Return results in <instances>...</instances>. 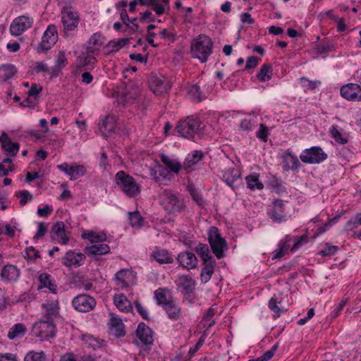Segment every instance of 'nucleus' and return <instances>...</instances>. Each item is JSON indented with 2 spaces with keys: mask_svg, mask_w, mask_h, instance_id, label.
Masks as SVG:
<instances>
[{
  "mask_svg": "<svg viewBox=\"0 0 361 361\" xmlns=\"http://www.w3.org/2000/svg\"><path fill=\"white\" fill-rule=\"evenodd\" d=\"M85 259V255L84 254L69 250L62 258V263L68 267L72 266L80 267L83 264Z\"/></svg>",
  "mask_w": 361,
  "mask_h": 361,
  "instance_id": "16",
  "label": "nucleus"
},
{
  "mask_svg": "<svg viewBox=\"0 0 361 361\" xmlns=\"http://www.w3.org/2000/svg\"><path fill=\"white\" fill-rule=\"evenodd\" d=\"M38 280L39 282L38 289L47 288L51 293H56L57 286L53 280H51V276L49 274L47 273H42L39 276Z\"/></svg>",
  "mask_w": 361,
  "mask_h": 361,
  "instance_id": "32",
  "label": "nucleus"
},
{
  "mask_svg": "<svg viewBox=\"0 0 361 361\" xmlns=\"http://www.w3.org/2000/svg\"><path fill=\"white\" fill-rule=\"evenodd\" d=\"M136 335L144 345H149L153 342L152 331L143 322H140L138 324L137 329L136 330Z\"/></svg>",
  "mask_w": 361,
  "mask_h": 361,
  "instance_id": "19",
  "label": "nucleus"
},
{
  "mask_svg": "<svg viewBox=\"0 0 361 361\" xmlns=\"http://www.w3.org/2000/svg\"><path fill=\"white\" fill-rule=\"evenodd\" d=\"M35 329L37 330L36 335L42 340L52 338L55 336L56 326L53 323V319H47L39 321L35 324Z\"/></svg>",
  "mask_w": 361,
  "mask_h": 361,
  "instance_id": "8",
  "label": "nucleus"
},
{
  "mask_svg": "<svg viewBox=\"0 0 361 361\" xmlns=\"http://www.w3.org/2000/svg\"><path fill=\"white\" fill-rule=\"evenodd\" d=\"M338 251V247L334 245H328L319 253L322 256H331Z\"/></svg>",
  "mask_w": 361,
  "mask_h": 361,
  "instance_id": "60",
  "label": "nucleus"
},
{
  "mask_svg": "<svg viewBox=\"0 0 361 361\" xmlns=\"http://www.w3.org/2000/svg\"><path fill=\"white\" fill-rule=\"evenodd\" d=\"M153 257L157 262L160 264H170L173 261V257L169 255L167 250H160L154 252Z\"/></svg>",
  "mask_w": 361,
  "mask_h": 361,
  "instance_id": "42",
  "label": "nucleus"
},
{
  "mask_svg": "<svg viewBox=\"0 0 361 361\" xmlns=\"http://www.w3.org/2000/svg\"><path fill=\"white\" fill-rule=\"evenodd\" d=\"M114 302L116 307L122 312H130L133 310L130 301L124 294H116L114 297Z\"/></svg>",
  "mask_w": 361,
  "mask_h": 361,
  "instance_id": "29",
  "label": "nucleus"
},
{
  "mask_svg": "<svg viewBox=\"0 0 361 361\" xmlns=\"http://www.w3.org/2000/svg\"><path fill=\"white\" fill-rule=\"evenodd\" d=\"M0 142L2 149L11 157H15L19 151V144L12 142L5 132H3L0 136Z\"/></svg>",
  "mask_w": 361,
  "mask_h": 361,
  "instance_id": "17",
  "label": "nucleus"
},
{
  "mask_svg": "<svg viewBox=\"0 0 361 361\" xmlns=\"http://www.w3.org/2000/svg\"><path fill=\"white\" fill-rule=\"evenodd\" d=\"M203 262V268L201 270L200 276L202 283H207L214 272L215 260L210 259Z\"/></svg>",
  "mask_w": 361,
  "mask_h": 361,
  "instance_id": "30",
  "label": "nucleus"
},
{
  "mask_svg": "<svg viewBox=\"0 0 361 361\" xmlns=\"http://www.w3.org/2000/svg\"><path fill=\"white\" fill-rule=\"evenodd\" d=\"M26 256L29 259H35L39 258L40 256L39 252L35 250L33 247H30L25 250Z\"/></svg>",
  "mask_w": 361,
  "mask_h": 361,
  "instance_id": "62",
  "label": "nucleus"
},
{
  "mask_svg": "<svg viewBox=\"0 0 361 361\" xmlns=\"http://www.w3.org/2000/svg\"><path fill=\"white\" fill-rule=\"evenodd\" d=\"M203 129L202 123L199 118L188 116L180 120L176 127L178 134L187 139H193Z\"/></svg>",
  "mask_w": 361,
  "mask_h": 361,
  "instance_id": "2",
  "label": "nucleus"
},
{
  "mask_svg": "<svg viewBox=\"0 0 361 361\" xmlns=\"http://www.w3.org/2000/svg\"><path fill=\"white\" fill-rule=\"evenodd\" d=\"M129 221L132 226H141L142 225V217L139 212H130L129 214Z\"/></svg>",
  "mask_w": 361,
  "mask_h": 361,
  "instance_id": "52",
  "label": "nucleus"
},
{
  "mask_svg": "<svg viewBox=\"0 0 361 361\" xmlns=\"http://www.w3.org/2000/svg\"><path fill=\"white\" fill-rule=\"evenodd\" d=\"M57 37L58 35L56 26L54 25H49L44 33L39 49L42 51L50 49L56 43Z\"/></svg>",
  "mask_w": 361,
  "mask_h": 361,
  "instance_id": "11",
  "label": "nucleus"
},
{
  "mask_svg": "<svg viewBox=\"0 0 361 361\" xmlns=\"http://www.w3.org/2000/svg\"><path fill=\"white\" fill-rule=\"evenodd\" d=\"M330 133L331 135V137L334 138V140L340 143V144H345L348 142V140L345 137H343L342 134L340 133V131L338 130L336 126H333L330 129Z\"/></svg>",
  "mask_w": 361,
  "mask_h": 361,
  "instance_id": "53",
  "label": "nucleus"
},
{
  "mask_svg": "<svg viewBox=\"0 0 361 361\" xmlns=\"http://www.w3.org/2000/svg\"><path fill=\"white\" fill-rule=\"evenodd\" d=\"M269 307L270 310L274 312L277 317H279L281 314L283 312L281 309L277 305V302L275 298H271L269 301Z\"/></svg>",
  "mask_w": 361,
  "mask_h": 361,
  "instance_id": "58",
  "label": "nucleus"
},
{
  "mask_svg": "<svg viewBox=\"0 0 361 361\" xmlns=\"http://www.w3.org/2000/svg\"><path fill=\"white\" fill-rule=\"evenodd\" d=\"M16 196L20 197V204L24 206L28 201H31L33 198L32 195L25 190H20L16 193Z\"/></svg>",
  "mask_w": 361,
  "mask_h": 361,
  "instance_id": "54",
  "label": "nucleus"
},
{
  "mask_svg": "<svg viewBox=\"0 0 361 361\" xmlns=\"http://www.w3.org/2000/svg\"><path fill=\"white\" fill-rule=\"evenodd\" d=\"M20 276V270L13 264H7L4 267L1 272V278L4 281H16Z\"/></svg>",
  "mask_w": 361,
  "mask_h": 361,
  "instance_id": "22",
  "label": "nucleus"
},
{
  "mask_svg": "<svg viewBox=\"0 0 361 361\" xmlns=\"http://www.w3.org/2000/svg\"><path fill=\"white\" fill-rule=\"evenodd\" d=\"M177 260L180 265L187 269H192L197 267V259L190 252H181L178 255Z\"/></svg>",
  "mask_w": 361,
  "mask_h": 361,
  "instance_id": "20",
  "label": "nucleus"
},
{
  "mask_svg": "<svg viewBox=\"0 0 361 361\" xmlns=\"http://www.w3.org/2000/svg\"><path fill=\"white\" fill-rule=\"evenodd\" d=\"M110 331L111 334H114L116 337L119 338L125 336L124 325L121 319L117 317L115 314H110Z\"/></svg>",
  "mask_w": 361,
  "mask_h": 361,
  "instance_id": "23",
  "label": "nucleus"
},
{
  "mask_svg": "<svg viewBox=\"0 0 361 361\" xmlns=\"http://www.w3.org/2000/svg\"><path fill=\"white\" fill-rule=\"evenodd\" d=\"M16 72V68L12 64L2 65L0 67V82H6L11 79Z\"/></svg>",
  "mask_w": 361,
  "mask_h": 361,
  "instance_id": "36",
  "label": "nucleus"
},
{
  "mask_svg": "<svg viewBox=\"0 0 361 361\" xmlns=\"http://www.w3.org/2000/svg\"><path fill=\"white\" fill-rule=\"evenodd\" d=\"M258 64V59L256 56H250L246 61L245 70L252 69Z\"/></svg>",
  "mask_w": 361,
  "mask_h": 361,
  "instance_id": "63",
  "label": "nucleus"
},
{
  "mask_svg": "<svg viewBox=\"0 0 361 361\" xmlns=\"http://www.w3.org/2000/svg\"><path fill=\"white\" fill-rule=\"evenodd\" d=\"M61 18L65 31L74 30L79 23V16L71 8H63L61 11Z\"/></svg>",
  "mask_w": 361,
  "mask_h": 361,
  "instance_id": "9",
  "label": "nucleus"
},
{
  "mask_svg": "<svg viewBox=\"0 0 361 361\" xmlns=\"http://www.w3.org/2000/svg\"><path fill=\"white\" fill-rule=\"evenodd\" d=\"M52 211H53L52 206L46 205L43 208H40V207L38 208L37 214L39 216L46 217V216H48L49 214H51Z\"/></svg>",
  "mask_w": 361,
  "mask_h": 361,
  "instance_id": "61",
  "label": "nucleus"
},
{
  "mask_svg": "<svg viewBox=\"0 0 361 361\" xmlns=\"http://www.w3.org/2000/svg\"><path fill=\"white\" fill-rule=\"evenodd\" d=\"M149 85L152 91L157 95L166 92L170 88L169 82L165 78L157 75H151Z\"/></svg>",
  "mask_w": 361,
  "mask_h": 361,
  "instance_id": "14",
  "label": "nucleus"
},
{
  "mask_svg": "<svg viewBox=\"0 0 361 361\" xmlns=\"http://www.w3.org/2000/svg\"><path fill=\"white\" fill-rule=\"evenodd\" d=\"M150 175L156 182L161 183L162 180H166L168 178L169 171L163 166L157 165L151 169Z\"/></svg>",
  "mask_w": 361,
  "mask_h": 361,
  "instance_id": "35",
  "label": "nucleus"
},
{
  "mask_svg": "<svg viewBox=\"0 0 361 361\" xmlns=\"http://www.w3.org/2000/svg\"><path fill=\"white\" fill-rule=\"evenodd\" d=\"M187 90L192 99L201 102L206 98V96L202 93L200 86L198 84L190 85L187 87Z\"/></svg>",
  "mask_w": 361,
  "mask_h": 361,
  "instance_id": "39",
  "label": "nucleus"
},
{
  "mask_svg": "<svg viewBox=\"0 0 361 361\" xmlns=\"http://www.w3.org/2000/svg\"><path fill=\"white\" fill-rule=\"evenodd\" d=\"M101 356H97L96 354H90L85 353L80 357V361H97L98 358Z\"/></svg>",
  "mask_w": 361,
  "mask_h": 361,
  "instance_id": "64",
  "label": "nucleus"
},
{
  "mask_svg": "<svg viewBox=\"0 0 361 361\" xmlns=\"http://www.w3.org/2000/svg\"><path fill=\"white\" fill-rule=\"evenodd\" d=\"M283 169L288 171L289 170H296L301 166V164L297 156L293 155L290 152H287L283 156Z\"/></svg>",
  "mask_w": 361,
  "mask_h": 361,
  "instance_id": "27",
  "label": "nucleus"
},
{
  "mask_svg": "<svg viewBox=\"0 0 361 361\" xmlns=\"http://www.w3.org/2000/svg\"><path fill=\"white\" fill-rule=\"evenodd\" d=\"M42 307L46 310V319H52V317L59 313V307L57 301L42 304Z\"/></svg>",
  "mask_w": 361,
  "mask_h": 361,
  "instance_id": "45",
  "label": "nucleus"
},
{
  "mask_svg": "<svg viewBox=\"0 0 361 361\" xmlns=\"http://www.w3.org/2000/svg\"><path fill=\"white\" fill-rule=\"evenodd\" d=\"M267 135H268V128L264 125L261 123L260 124V129L257 132L256 136L263 140L264 142H266L267 140Z\"/></svg>",
  "mask_w": 361,
  "mask_h": 361,
  "instance_id": "57",
  "label": "nucleus"
},
{
  "mask_svg": "<svg viewBox=\"0 0 361 361\" xmlns=\"http://www.w3.org/2000/svg\"><path fill=\"white\" fill-rule=\"evenodd\" d=\"M213 42L207 35H199L191 44V55L201 62L207 61L212 52Z\"/></svg>",
  "mask_w": 361,
  "mask_h": 361,
  "instance_id": "1",
  "label": "nucleus"
},
{
  "mask_svg": "<svg viewBox=\"0 0 361 361\" xmlns=\"http://www.w3.org/2000/svg\"><path fill=\"white\" fill-rule=\"evenodd\" d=\"M86 172L85 168L82 165L71 166V173H69L71 180H76L83 176Z\"/></svg>",
  "mask_w": 361,
  "mask_h": 361,
  "instance_id": "50",
  "label": "nucleus"
},
{
  "mask_svg": "<svg viewBox=\"0 0 361 361\" xmlns=\"http://www.w3.org/2000/svg\"><path fill=\"white\" fill-rule=\"evenodd\" d=\"M72 304L77 311L87 312L94 308L96 300L93 297L87 294H80L73 298Z\"/></svg>",
  "mask_w": 361,
  "mask_h": 361,
  "instance_id": "6",
  "label": "nucleus"
},
{
  "mask_svg": "<svg viewBox=\"0 0 361 361\" xmlns=\"http://www.w3.org/2000/svg\"><path fill=\"white\" fill-rule=\"evenodd\" d=\"M115 179L116 184L127 196L133 197L140 192V186L134 178L126 172L123 171H118L116 174Z\"/></svg>",
  "mask_w": 361,
  "mask_h": 361,
  "instance_id": "3",
  "label": "nucleus"
},
{
  "mask_svg": "<svg viewBox=\"0 0 361 361\" xmlns=\"http://www.w3.org/2000/svg\"><path fill=\"white\" fill-rule=\"evenodd\" d=\"M178 285L181 286L186 293H191L194 289L195 282L190 276L182 275L178 278Z\"/></svg>",
  "mask_w": 361,
  "mask_h": 361,
  "instance_id": "38",
  "label": "nucleus"
},
{
  "mask_svg": "<svg viewBox=\"0 0 361 361\" xmlns=\"http://www.w3.org/2000/svg\"><path fill=\"white\" fill-rule=\"evenodd\" d=\"M129 38H121L117 41L111 40L105 47L109 52H116L129 43Z\"/></svg>",
  "mask_w": 361,
  "mask_h": 361,
  "instance_id": "43",
  "label": "nucleus"
},
{
  "mask_svg": "<svg viewBox=\"0 0 361 361\" xmlns=\"http://www.w3.org/2000/svg\"><path fill=\"white\" fill-rule=\"evenodd\" d=\"M240 175L239 171L234 167L228 168L223 173V180L231 188H233L234 182L240 178Z\"/></svg>",
  "mask_w": 361,
  "mask_h": 361,
  "instance_id": "33",
  "label": "nucleus"
},
{
  "mask_svg": "<svg viewBox=\"0 0 361 361\" xmlns=\"http://www.w3.org/2000/svg\"><path fill=\"white\" fill-rule=\"evenodd\" d=\"M161 197L166 210L169 212L173 213L181 210L183 205L182 202L169 190H163Z\"/></svg>",
  "mask_w": 361,
  "mask_h": 361,
  "instance_id": "7",
  "label": "nucleus"
},
{
  "mask_svg": "<svg viewBox=\"0 0 361 361\" xmlns=\"http://www.w3.org/2000/svg\"><path fill=\"white\" fill-rule=\"evenodd\" d=\"M272 71V66L271 64L264 63L260 68L259 71L257 75V78L261 82L268 81L271 79V75H269Z\"/></svg>",
  "mask_w": 361,
  "mask_h": 361,
  "instance_id": "47",
  "label": "nucleus"
},
{
  "mask_svg": "<svg viewBox=\"0 0 361 361\" xmlns=\"http://www.w3.org/2000/svg\"><path fill=\"white\" fill-rule=\"evenodd\" d=\"M135 278V276L132 271L123 269L116 273L114 279L117 286L127 288L133 282Z\"/></svg>",
  "mask_w": 361,
  "mask_h": 361,
  "instance_id": "15",
  "label": "nucleus"
},
{
  "mask_svg": "<svg viewBox=\"0 0 361 361\" xmlns=\"http://www.w3.org/2000/svg\"><path fill=\"white\" fill-rule=\"evenodd\" d=\"M82 341L87 348H92L94 350L102 348V342L92 335L85 334L82 336Z\"/></svg>",
  "mask_w": 361,
  "mask_h": 361,
  "instance_id": "44",
  "label": "nucleus"
},
{
  "mask_svg": "<svg viewBox=\"0 0 361 361\" xmlns=\"http://www.w3.org/2000/svg\"><path fill=\"white\" fill-rule=\"evenodd\" d=\"M24 361H47V357L43 351L36 352L32 350L26 354Z\"/></svg>",
  "mask_w": 361,
  "mask_h": 361,
  "instance_id": "49",
  "label": "nucleus"
},
{
  "mask_svg": "<svg viewBox=\"0 0 361 361\" xmlns=\"http://www.w3.org/2000/svg\"><path fill=\"white\" fill-rule=\"evenodd\" d=\"M96 63L95 52L91 48H87L77 59L78 67L85 70L92 68Z\"/></svg>",
  "mask_w": 361,
  "mask_h": 361,
  "instance_id": "12",
  "label": "nucleus"
},
{
  "mask_svg": "<svg viewBox=\"0 0 361 361\" xmlns=\"http://www.w3.org/2000/svg\"><path fill=\"white\" fill-rule=\"evenodd\" d=\"M55 66L59 68V69H62L66 67L68 64V61L65 55V52L63 51H60L57 55Z\"/></svg>",
  "mask_w": 361,
  "mask_h": 361,
  "instance_id": "55",
  "label": "nucleus"
},
{
  "mask_svg": "<svg viewBox=\"0 0 361 361\" xmlns=\"http://www.w3.org/2000/svg\"><path fill=\"white\" fill-rule=\"evenodd\" d=\"M33 20L27 16H21L15 18L11 26L10 31L12 35H20L26 30L32 27Z\"/></svg>",
  "mask_w": 361,
  "mask_h": 361,
  "instance_id": "10",
  "label": "nucleus"
},
{
  "mask_svg": "<svg viewBox=\"0 0 361 361\" xmlns=\"http://www.w3.org/2000/svg\"><path fill=\"white\" fill-rule=\"evenodd\" d=\"M154 295L157 299V303L164 307L166 304L169 303L171 300H168L165 290L159 288L154 292Z\"/></svg>",
  "mask_w": 361,
  "mask_h": 361,
  "instance_id": "51",
  "label": "nucleus"
},
{
  "mask_svg": "<svg viewBox=\"0 0 361 361\" xmlns=\"http://www.w3.org/2000/svg\"><path fill=\"white\" fill-rule=\"evenodd\" d=\"M116 118L114 116H107L99 124V130L104 137H108L116 129Z\"/></svg>",
  "mask_w": 361,
  "mask_h": 361,
  "instance_id": "26",
  "label": "nucleus"
},
{
  "mask_svg": "<svg viewBox=\"0 0 361 361\" xmlns=\"http://www.w3.org/2000/svg\"><path fill=\"white\" fill-rule=\"evenodd\" d=\"M204 154L202 151L195 150L192 153L189 154L185 158V161L183 164V167L187 172H189V169H192L203 158Z\"/></svg>",
  "mask_w": 361,
  "mask_h": 361,
  "instance_id": "28",
  "label": "nucleus"
},
{
  "mask_svg": "<svg viewBox=\"0 0 361 361\" xmlns=\"http://www.w3.org/2000/svg\"><path fill=\"white\" fill-rule=\"evenodd\" d=\"M194 250L202 262H207V260L214 259L210 254L209 246L207 244L199 243Z\"/></svg>",
  "mask_w": 361,
  "mask_h": 361,
  "instance_id": "37",
  "label": "nucleus"
},
{
  "mask_svg": "<svg viewBox=\"0 0 361 361\" xmlns=\"http://www.w3.org/2000/svg\"><path fill=\"white\" fill-rule=\"evenodd\" d=\"M341 95L350 101L361 100V87L355 83H348L341 88Z\"/></svg>",
  "mask_w": 361,
  "mask_h": 361,
  "instance_id": "13",
  "label": "nucleus"
},
{
  "mask_svg": "<svg viewBox=\"0 0 361 361\" xmlns=\"http://www.w3.org/2000/svg\"><path fill=\"white\" fill-rule=\"evenodd\" d=\"M47 231V226L43 222H39L38 224V229L36 234L34 236V239L37 240L42 238L45 235Z\"/></svg>",
  "mask_w": 361,
  "mask_h": 361,
  "instance_id": "59",
  "label": "nucleus"
},
{
  "mask_svg": "<svg viewBox=\"0 0 361 361\" xmlns=\"http://www.w3.org/2000/svg\"><path fill=\"white\" fill-rule=\"evenodd\" d=\"M284 202L276 200L274 202V207L269 213L271 219L275 222H282L284 220Z\"/></svg>",
  "mask_w": 361,
  "mask_h": 361,
  "instance_id": "24",
  "label": "nucleus"
},
{
  "mask_svg": "<svg viewBox=\"0 0 361 361\" xmlns=\"http://www.w3.org/2000/svg\"><path fill=\"white\" fill-rule=\"evenodd\" d=\"M84 251L88 256L102 255L109 253L110 247L107 244L99 243L86 247Z\"/></svg>",
  "mask_w": 361,
  "mask_h": 361,
  "instance_id": "25",
  "label": "nucleus"
},
{
  "mask_svg": "<svg viewBox=\"0 0 361 361\" xmlns=\"http://www.w3.org/2000/svg\"><path fill=\"white\" fill-rule=\"evenodd\" d=\"M246 182L247 187L254 190L255 189L262 190L264 188V185L262 182L259 180V176L257 175H250L246 177Z\"/></svg>",
  "mask_w": 361,
  "mask_h": 361,
  "instance_id": "48",
  "label": "nucleus"
},
{
  "mask_svg": "<svg viewBox=\"0 0 361 361\" xmlns=\"http://www.w3.org/2000/svg\"><path fill=\"white\" fill-rule=\"evenodd\" d=\"M51 238L57 239L59 243L62 245H66L69 242V238L65 231V225L62 221H57L52 227Z\"/></svg>",
  "mask_w": 361,
  "mask_h": 361,
  "instance_id": "18",
  "label": "nucleus"
},
{
  "mask_svg": "<svg viewBox=\"0 0 361 361\" xmlns=\"http://www.w3.org/2000/svg\"><path fill=\"white\" fill-rule=\"evenodd\" d=\"M82 238L88 240L92 244L102 243L106 240V235L104 233L97 234L93 231H89L82 234Z\"/></svg>",
  "mask_w": 361,
  "mask_h": 361,
  "instance_id": "46",
  "label": "nucleus"
},
{
  "mask_svg": "<svg viewBox=\"0 0 361 361\" xmlns=\"http://www.w3.org/2000/svg\"><path fill=\"white\" fill-rule=\"evenodd\" d=\"M163 308L169 319L172 320H178L181 317V308L174 301L171 300V302L166 304Z\"/></svg>",
  "mask_w": 361,
  "mask_h": 361,
  "instance_id": "31",
  "label": "nucleus"
},
{
  "mask_svg": "<svg viewBox=\"0 0 361 361\" xmlns=\"http://www.w3.org/2000/svg\"><path fill=\"white\" fill-rule=\"evenodd\" d=\"M300 158L305 164H319L326 159L327 154L320 147H312L305 149Z\"/></svg>",
  "mask_w": 361,
  "mask_h": 361,
  "instance_id": "5",
  "label": "nucleus"
},
{
  "mask_svg": "<svg viewBox=\"0 0 361 361\" xmlns=\"http://www.w3.org/2000/svg\"><path fill=\"white\" fill-rule=\"evenodd\" d=\"M208 240L212 252L218 259L224 257V251L227 250V243L221 236L219 229L212 226L208 232Z\"/></svg>",
  "mask_w": 361,
  "mask_h": 361,
  "instance_id": "4",
  "label": "nucleus"
},
{
  "mask_svg": "<svg viewBox=\"0 0 361 361\" xmlns=\"http://www.w3.org/2000/svg\"><path fill=\"white\" fill-rule=\"evenodd\" d=\"M161 160L164 165H166V169H169L171 171L174 173L178 174L180 169H183V164H181L179 161L171 159L169 157L165 154H162L161 156Z\"/></svg>",
  "mask_w": 361,
  "mask_h": 361,
  "instance_id": "34",
  "label": "nucleus"
},
{
  "mask_svg": "<svg viewBox=\"0 0 361 361\" xmlns=\"http://www.w3.org/2000/svg\"><path fill=\"white\" fill-rule=\"evenodd\" d=\"M104 37L100 32L94 33L89 39L90 46L87 48H91L94 52L99 50L100 47L104 44Z\"/></svg>",
  "mask_w": 361,
  "mask_h": 361,
  "instance_id": "40",
  "label": "nucleus"
},
{
  "mask_svg": "<svg viewBox=\"0 0 361 361\" xmlns=\"http://www.w3.org/2000/svg\"><path fill=\"white\" fill-rule=\"evenodd\" d=\"M278 348V345L275 344L272 346L271 350L267 351L262 356L257 357L256 360H253L252 361H269L271 359Z\"/></svg>",
  "mask_w": 361,
  "mask_h": 361,
  "instance_id": "56",
  "label": "nucleus"
},
{
  "mask_svg": "<svg viewBox=\"0 0 361 361\" xmlns=\"http://www.w3.org/2000/svg\"><path fill=\"white\" fill-rule=\"evenodd\" d=\"M139 4L144 6H152V10L160 16L165 13L164 6H169V0H139Z\"/></svg>",
  "mask_w": 361,
  "mask_h": 361,
  "instance_id": "21",
  "label": "nucleus"
},
{
  "mask_svg": "<svg viewBox=\"0 0 361 361\" xmlns=\"http://www.w3.org/2000/svg\"><path fill=\"white\" fill-rule=\"evenodd\" d=\"M27 329L25 326L21 323L16 324L8 333V338L13 340L17 337H22L25 335Z\"/></svg>",
  "mask_w": 361,
  "mask_h": 361,
  "instance_id": "41",
  "label": "nucleus"
}]
</instances>
